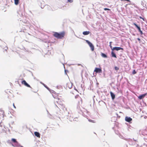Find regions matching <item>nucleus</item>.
Wrapping results in <instances>:
<instances>
[{"label":"nucleus","instance_id":"nucleus-14","mask_svg":"<svg viewBox=\"0 0 147 147\" xmlns=\"http://www.w3.org/2000/svg\"><path fill=\"white\" fill-rule=\"evenodd\" d=\"M134 25L137 28L138 30L141 29L140 28L139 26H138L136 24L134 23Z\"/></svg>","mask_w":147,"mask_h":147},{"label":"nucleus","instance_id":"nucleus-6","mask_svg":"<svg viewBox=\"0 0 147 147\" xmlns=\"http://www.w3.org/2000/svg\"><path fill=\"white\" fill-rule=\"evenodd\" d=\"M120 50H123V48H121L120 47H114L112 49V51L115 50L116 51H119Z\"/></svg>","mask_w":147,"mask_h":147},{"label":"nucleus","instance_id":"nucleus-24","mask_svg":"<svg viewBox=\"0 0 147 147\" xmlns=\"http://www.w3.org/2000/svg\"><path fill=\"white\" fill-rule=\"evenodd\" d=\"M104 10L105 11H106V10H110V9H108V8H105L104 9Z\"/></svg>","mask_w":147,"mask_h":147},{"label":"nucleus","instance_id":"nucleus-19","mask_svg":"<svg viewBox=\"0 0 147 147\" xmlns=\"http://www.w3.org/2000/svg\"><path fill=\"white\" fill-rule=\"evenodd\" d=\"M112 43V42H110L109 43V44H110V45H109V46L110 47V48H111V50H112V49H113L112 48V46H111V43Z\"/></svg>","mask_w":147,"mask_h":147},{"label":"nucleus","instance_id":"nucleus-33","mask_svg":"<svg viewBox=\"0 0 147 147\" xmlns=\"http://www.w3.org/2000/svg\"><path fill=\"white\" fill-rule=\"evenodd\" d=\"M78 102L79 103V101H78Z\"/></svg>","mask_w":147,"mask_h":147},{"label":"nucleus","instance_id":"nucleus-29","mask_svg":"<svg viewBox=\"0 0 147 147\" xmlns=\"http://www.w3.org/2000/svg\"><path fill=\"white\" fill-rule=\"evenodd\" d=\"M140 34H141V35H142L143 34V32H142V31H140Z\"/></svg>","mask_w":147,"mask_h":147},{"label":"nucleus","instance_id":"nucleus-22","mask_svg":"<svg viewBox=\"0 0 147 147\" xmlns=\"http://www.w3.org/2000/svg\"><path fill=\"white\" fill-rule=\"evenodd\" d=\"M67 1L68 2L71 3L73 2V0H67Z\"/></svg>","mask_w":147,"mask_h":147},{"label":"nucleus","instance_id":"nucleus-12","mask_svg":"<svg viewBox=\"0 0 147 147\" xmlns=\"http://www.w3.org/2000/svg\"><path fill=\"white\" fill-rule=\"evenodd\" d=\"M90 33V32L89 31H84L83 32V34L85 35H88Z\"/></svg>","mask_w":147,"mask_h":147},{"label":"nucleus","instance_id":"nucleus-3","mask_svg":"<svg viewBox=\"0 0 147 147\" xmlns=\"http://www.w3.org/2000/svg\"><path fill=\"white\" fill-rule=\"evenodd\" d=\"M52 95L55 98L57 99L58 100H60L61 99V97L59 96V94L54 93Z\"/></svg>","mask_w":147,"mask_h":147},{"label":"nucleus","instance_id":"nucleus-4","mask_svg":"<svg viewBox=\"0 0 147 147\" xmlns=\"http://www.w3.org/2000/svg\"><path fill=\"white\" fill-rule=\"evenodd\" d=\"M22 84L28 87L31 88L30 86L29 85L25 80H23L22 82Z\"/></svg>","mask_w":147,"mask_h":147},{"label":"nucleus","instance_id":"nucleus-28","mask_svg":"<svg viewBox=\"0 0 147 147\" xmlns=\"http://www.w3.org/2000/svg\"><path fill=\"white\" fill-rule=\"evenodd\" d=\"M13 106L15 108V109H16V106H15V105H14V103H13Z\"/></svg>","mask_w":147,"mask_h":147},{"label":"nucleus","instance_id":"nucleus-16","mask_svg":"<svg viewBox=\"0 0 147 147\" xmlns=\"http://www.w3.org/2000/svg\"><path fill=\"white\" fill-rule=\"evenodd\" d=\"M101 55L102 57L104 58H107V56L106 54L102 53H101Z\"/></svg>","mask_w":147,"mask_h":147},{"label":"nucleus","instance_id":"nucleus-17","mask_svg":"<svg viewBox=\"0 0 147 147\" xmlns=\"http://www.w3.org/2000/svg\"><path fill=\"white\" fill-rule=\"evenodd\" d=\"M19 0H14V3L15 4L17 5L19 3Z\"/></svg>","mask_w":147,"mask_h":147},{"label":"nucleus","instance_id":"nucleus-27","mask_svg":"<svg viewBox=\"0 0 147 147\" xmlns=\"http://www.w3.org/2000/svg\"><path fill=\"white\" fill-rule=\"evenodd\" d=\"M121 1H128V2H130V1L129 0H121Z\"/></svg>","mask_w":147,"mask_h":147},{"label":"nucleus","instance_id":"nucleus-15","mask_svg":"<svg viewBox=\"0 0 147 147\" xmlns=\"http://www.w3.org/2000/svg\"><path fill=\"white\" fill-rule=\"evenodd\" d=\"M111 55L112 57L117 58L115 54L113 51L111 52Z\"/></svg>","mask_w":147,"mask_h":147},{"label":"nucleus","instance_id":"nucleus-11","mask_svg":"<svg viewBox=\"0 0 147 147\" xmlns=\"http://www.w3.org/2000/svg\"><path fill=\"white\" fill-rule=\"evenodd\" d=\"M4 114V111L2 109H0V116L3 115Z\"/></svg>","mask_w":147,"mask_h":147},{"label":"nucleus","instance_id":"nucleus-32","mask_svg":"<svg viewBox=\"0 0 147 147\" xmlns=\"http://www.w3.org/2000/svg\"><path fill=\"white\" fill-rule=\"evenodd\" d=\"M139 32H140V31H142L141 30V29L140 30H139Z\"/></svg>","mask_w":147,"mask_h":147},{"label":"nucleus","instance_id":"nucleus-34","mask_svg":"<svg viewBox=\"0 0 147 147\" xmlns=\"http://www.w3.org/2000/svg\"><path fill=\"white\" fill-rule=\"evenodd\" d=\"M21 147H23V146H21Z\"/></svg>","mask_w":147,"mask_h":147},{"label":"nucleus","instance_id":"nucleus-20","mask_svg":"<svg viewBox=\"0 0 147 147\" xmlns=\"http://www.w3.org/2000/svg\"><path fill=\"white\" fill-rule=\"evenodd\" d=\"M136 73V70L134 69L133 70L132 72V74H135Z\"/></svg>","mask_w":147,"mask_h":147},{"label":"nucleus","instance_id":"nucleus-13","mask_svg":"<svg viewBox=\"0 0 147 147\" xmlns=\"http://www.w3.org/2000/svg\"><path fill=\"white\" fill-rule=\"evenodd\" d=\"M75 98H78L79 100L82 101V98L79 95H76L75 96Z\"/></svg>","mask_w":147,"mask_h":147},{"label":"nucleus","instance_id":"nucleus-2","mask_svg":"<svg viewBox=\"0 0 147 147\" xmlns=\"http://www.w3.org/2000/svg\"><path fill=\"white\" fill-rule=\"evenodd\" d=\"M86 41L90 47L92 51H94V47L93 44L88 40H86Z\"/></svg>","mask_w":147,"mask_h":147},{"label":"nucleus","instance_id":"nucleus-18","mask_svg":"<svg viewBox=\"0 0 147 147\" xmlns=\"http://www.w3.org/2000/svg\"><path fill=\"white\" fill-rule=\"evenodd\" d=\"M11 141H12L13 142L16 143H18V142L16 140V139H14V138L12 139H11Z\"/></svg>","mask_w":147,"mask_h":147},{"label":"nucleus","instance_id":"nucleus-8","mask_svg":"<svg viewBox=\"0 0 147 147\" xmlns=\"http://www.w3.org/2000/svg\"><path fill=\"white\" fill-rule=\"evenodd\" d=\"M125 121L128 122H129L132 120V119L130 117H125Z\"/></svg>","mask_w":147,"mask_h":147},{"label":"nucleus","instance_id":"nucleus-25","mask_svg":"<svg viewBox=\"0 0 147 147\" xmlns=\"http://www.w3.org/2000/svg\"><path fill=\"white\" fill-rule=\"evenodd\" d=\"M139 18L140 19H142L143 21H144V18H142L141 16H140Z\"/></svg>","mask_w":147,"mask_h":147},{"label":"nucleus","instance_id":"nucleus-9","mask_svg":"<svg viewBox=\"0 0 147 147\" xmlns=\"http://www.w3.org/2000/svg\"><path fill=\"white\" fill-rule=\"evenodd\" d=\"M34 134L36 136V137H38V138H40V134L39 132H37V131L35 132L34 133Z\"/></svg>","mask_w":147,"mask_h":147},{"label":"nucleus","instance_id":"nucleus-21","mask_svg":"<svg viewBox=\"0 0 147 147\" xmlns=\"http://www.w3.org/2000/svg\"><path fill=\"white\" fill-rule=\"evenodd\" d=\"M115 69L116 70H118L119 69V68L117 66L115 67Z\"/></svg>","mask_w":147,"mask_h":147},{"label":"nucleus","instance_id":"nucleus-10","mask_svg":"<svg viewBox=\"0 0 147 147\" xmlns=\"http://www.w3.org/2000/svg\"><path fill=\"white\" fill-rule=\"evenodd\" d=\"M110 94L111 97L112 98L114 99L115 98V95L112 92H110Z\"/></svg>","mask_w":147,"mask_h":147},{"label":"nucleus","instance_id":"nucleus-30","mask_svg":"<svg viewBox=\"0 0 147 147\" xmlns=\"http://www.w3.org/2000/svg\"><path fill=\"white\" fill-rule=\"evenodd\" d=\"M137 39H138V40L139 41H140V38H137Z\"/></svg>","mask_w":147,"mask_h":147},{"label":"nucleus","instance_id":"nucleus-7","mask_svg":"<svg viewBox=\"0 0 147 147\" xmlns=\"http://www.w3.org/2000/svg\"><path fill=\"white\" fill-rule=\"evenodd\" d=\"M147 93L138 96V98L140 99H142L146 95Z\"/></svg>","mask_w":147,"mask_h":147},{"label":"nucleus","instance_id":"nucleus-31","mask_svg":"<svg viewBox=\"0 0 147 147\" xmlns=\"http://www.w3.org/2000/svg\"><path fill=\"white\" fill-rule=\"evenodd\" d=\"M127 4H126V5H125V7H127Z\"/></svg>","mask_w":147,"mask_h":147},{"label":"nucleus","instance_id":"nucleus-1","mask_svg":"<svg viewBox=\"0 0 147 147\" xmlns=\"http://www.w3.org/2000/svg\"><path fill=\"white\" fill-rule=\"evenodd\" d=\"M53 33V36L58 39L62 38L64 37L65 34V32L64 31L60 33L56 32H54Z\"/></svg>","mask_w":147,"mask_h":147},{"label":"nucleus","instance_id":"nucleus-23","mask_svg":"<svg viewBox=\"0 0 147 147\" xmlns=\"http://www.w3.org/2000/svg\"><path fill=\"white\" fill-rule=\"evenodd\" d=\"M89 121H90L91 122H92L94 123H95V121H94L93 120H89Z\"/></svg>","mask_w":147,"mask_h":147},{"label":"nucleus","instance_id":"nucleus-5","mask_svg":"<svg viewBox=\"0 0 147 147\" xmlns=\"http://www.w3.org/2000/svg\"><path fill=\"white\" fill-rule=\"evenodd\" d=\"M94 72H95L96 73H101L102 70L100 68H95L94 70Z\"/></svg>","mask_w":147,"mask_h":147},{"label":"nucleus","instance_id":"nucleus-26","mask_svg":"<svg viewBox=\"0 0 147 147\" xmlns=\"http://www.w3.org/2000/svg\"><path fill=\"white\" fill-rule=\"evenodd\" d=\"M45 86V88H47L48 90H49V88L47 86Z\"/></svg>","mask_w":147,"mask_h":147}]
</instances>
